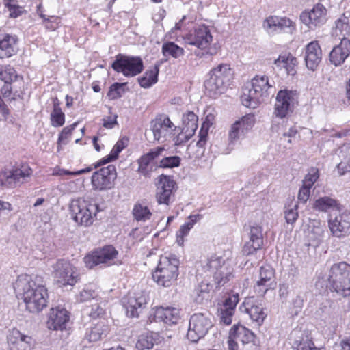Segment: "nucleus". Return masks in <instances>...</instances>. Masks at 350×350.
<instances>
[{
  "mask_svg": "<svg viewBox=\"0 0 350 350\" xmlns=\"http://www.w3.org/2000/svg\"><path fill=\"white\" fill-rule=\"evenodd\" d=\"M14 289L30 312L38 313L47 306L48 292L42 276L21 274L14 284Z\"/></svg>",
  "mask_w": 350,
  "mask_h": 350,
  "instance_id": "nucleus-1",
  "label": "nucleus"
},
{
  "mask_svg": "<svg viewBox=\"0 0 350 350\" xmlns=\"http://www.w3.org/2000/svg\"><path fill=\"white\" fill-rule=\"evenodd\" d=\"M273 92L274 88L267 75H256L251 80L250 87L243 88L241 100L245 107L256 109Z\"/></svg>",
  "mask_w": 350,
  "mask_h": 350,
  "instance_id": "nucleus-2",
  "label": "nucleus"
},
{
  "mask_svg": "<svg viewBox=\"0 0 350 350\" xmlns=\"http://www.w3.org/2000/svg\"><path fill=\"white\" fill-rule=\"evenodd\" d=\"M208 79L204 82L206 94L215 98L223 94L233 79V72L228 64H219L208 73Z\"/></svg>",
  "mask_w": 350,
  "mask_h": 350,
  "instance_id": "nucleus-3",
  "label": "nucleus"
},
{
  "mask_svg": "<svg viewBox=\"0 0 350 350\" xmlns=\"http://www.w3.org/2000/svg\"><path fill=\"white\" fill-rule=\"evenodd\" d=\"M179 264V260L176 255L171 253L161 255L152 273L153 280L160 286H170L178 275Z\"/></svg>",
  "mask_w": 350,
  "mask_h": 350,
  "instance_id": "nucleus-4",
  "label": "nucleus"
},
{
  "mask_svg": "<svg viewBox=\"0 0 350 350\" xmlns=\"http://www.w3.org/2000/svg\"><path fill=\"white\" fill-rule=\"evenodd\" d=\"M327 286L343 296L350 295V264L340 262L333 264L327 275Z\"/></svg>",
  "mask_w": 350,
  "mask_h": 350,
  "instance_id": "nucleus-5",
  "label": "nucleus"
},
{
  "mask_svg": "<svg viewBox=\"0 0 350 350\" xmlns=\"http://www.w3.org/2000/svg\"><path fill=\"white\" fill-rule=\"evenodd\" d=\"M70 211L76 223L88 226L93 223L94 218L98 212V205L83 198H77L71 201Z\"/></svg>",
  "mask_w": 350,
  "mask_h": 350,
  "instance_id": "nucleus-6",
  "label": "nucleus"
},
{
  "mask_svg": "<svg viewBox=\"0 0 350 350\" xmlns=\"http://www.w3.org/2000/svg\"><path fill=\"white\" fill-rule=\"evenodd\" d=\"M114 71L126 77H133L141 73L144 69L142 59L139 57L118 54L111 64Z\"/></svg>",
  "mask_w": 350,
  "mask_h": 350,
  "instance_id": "nucleus-7",
  "label": "nucleus"
},
{
  "mask_svg": "<svg viewBox=\"0 0 350 350\" xmlns=\"http://www.w3.org/2000/svg\"><path fill=\"white\" fill-rule=\"evenodd\" d=\"M213 323L209 315L204 313L193 314L189 319L187 338L192 342L204 337Z\"/></svg>",
  "mask_w": 350,
  "mask_h": 350,
  "instance_id": "nucleus-8",
  "label": "nucleus"
},
{
  "mask_svg": "<svg viewBox=\"0 0 350 350\" xmlns=\"http://www.w3.org/2000/svg\"><path fill=\"white\" fill-rule=\"evenodd\" d=\"M118 252L112 245H107L103 248L94 250L84 257V262L87 267L92 269L95 266L103 265L110 266L114 264Z\"/></svg>",
  "mask_w": 350,
  "mask_h": 350,
  "instance_id": "nucleus-9",
  "label": "nucleus"
},
{
  "mask_svg": "<svg viewBox=\"0 0 350 350\" xmlns=\"http://www.w3.org/2000/svg\"><path fill=\"white\" fill-rule=\"evenodd\" d=\"M116 178L117 172L115 165H109L92 174L91 178L92 188L98 191L110 190L113 188Z\"/></svg>",
  "mask_w": 350,
  "mask_h": 350,
  "instance_id": "nucleus-10",
  "label": "nucleus"
},
{
  "mask_svg": "<svg viewBox=\"0 0 350 350\" xmlns=\"http://www.w3.org/2000/svg\"><path fill=\"white\" fill-rule=\"evenodd\" d=\"M206 270L213 275L217 286H223L232 277V269L226 265L221 258L212 256L205 266Z\"/></svg>",
  "mask_w": 350,
  "mask_h": 350,
  "instance_id": "nucleus-11",
  "label": "nucleus"
},
{
  "mask_svg": "<svg viewBox=\"0 0 350 350\" xmlns=\"http://www.w3.org/2000/svg\"><path fill=\"white\" fill-rule=\"evenodd\" d=\"M176 126L165 114H159L150 122V129L152 131L154 140L166 141L175 135Z\"/></svg>",
  "mask_w": 350,
  "mask_h": 350,
  "instance_id": "nucleus-12",
  "label": "nucleus"
},
{
  "mask_svg": "<svg viewBox=\"0 0 350 350\" xmlns=\"http://www.w3.org/2000/svg\"><path fill=\"white\" fill-rule=\"evenodd\" d=\"M55 280L63 286H73L78 280L77 269L69 262L59 260L53 266Z\"/></svg>",
  "mask_w": 350,
  "mask_h": 350,
  "instance_id": "nucleus-13",
  "label": "nucleus"
},
{
  "mask_svg": "<svg viewBox=\"0 0 350 350\" xmlns=\"http://www.w3.org/2000/svg\"><path fill=\"white\" fill-rule=\"evenodd\" d=\"M328 227L331 234L337 238H344L350 234V211L345 210L335 216L330 215Z\"/></svg>",
  "mask_w": 350,
  "mask_h": 350,
  "instance_id": "nucleus-14",
  "label": "nucleus"
},
{
  "mask_svg": "<svg viewBox=\"0 0 350 350\" xmlns=\"http://www.w3.org/2000/svg\"><path fill=\"white\" fill-rule=\"evenodd\" d=\"M297 95L296 91L288 90H282L278 92L274 111L276 117L283 118L293 111Z\"/></svg>",
  "mask_w": 350,
  "mask_h": 350,
  "instance_id": "nucleus-15",
  "label": "nucleus"
},
{
  "mask_svg": "<svg viewBox=\"0 0 350 350\" xmlns=\"http://www.w3.org/2000/svg\"><path fill=\"white\" fill-rule=\"evenodd\" d=\"M148 299V293L145 291L139 290L129 293L124 301L126 315L129 317H138L145 308Z\"/></svg>",
  "mask_w": 350,
  "mask_h": 350,
  "instance_id": "nucleus-16",
  "label": "nucleus"
},
{
  "mask_svg": "<svg viewBox=\"0 0 350 350\" xmlns=\"http://www.w3.org/2000/svg\"><path fill=\"white\" fill-rule=\"evenodd\" d=\"M185 43L195 46L200 49H206L213 40V36L208 27L198 25L183 37Z\"/></svg>",
  "mask_w": 350,
  "mask_h": 350,
  "instance_id": "nucleus-17",
  "label": "nucleus"
},
{
  "mask_svg": "<svg viewBox=\"0 0 350 350\" xmlns=\"http://www.w3.org/2000/svg\"><path fill=\"white\" fill-rule=\"evenodd\" d=\"M300 20L310 29L313 30L326 23L327 10L322 4L317 3L310 11L301 12Z\"/></svg>",
  "mask_w": 350,
  "mask_h": 350,
  "instance_id": "nucleus-18",
  "label": "nucleus"
},
{
  "mask_svg": "<svg viewBox=\"0 0 350 350\" xmlns=\"http://www.w3.org/2000/svg\"><path fill=\"white\" fill-rule=\"evenodd\" d=\"M255 123V118L253 114H247L240 120L232 124L228 133L229 140L234 143L239 139L245 137L246 133L250 130Z\"/></svg>",
  "mask_w": 350,
  "mask_h": 350,
  "instance_id": "nucleus-19",
  "label": "nucleus"
},
{
  "mask_svg": "<svg viewBox=\"0 0 350 350\" xmlns=\"http://www.w3.org/2000/svg\"><path fill=\"white\" fill-rule=\"evenodd\" d=\"M31 174L32 170L29 166L22 165L5 174L3 177L1 178V185L7 187H15L25 182Z\"/></svg>",
  "mask_w": 350,
  "mask_h": 350,
  "instance_id": "nucleus-20",
  "label": "nucleus"
},
{
  "mask_svg": "<svg viewBox=\"0 0 350 350\" xmlns=\"http://www.w3.org/2000/svg\"><path fill=\"white\" fill-rule=\"evenodd\" d=\"M69 319V312L64 308H52L49 313L46 325L49 329L63 331L66 329Z\"/></svg>",
  "mask_w": 350,
  "mask_h": 350,
  "instance_id": "nucleus-21",
  "label": "nucleus"
},
{
  "mask_svg": "<svg viewBox=\"0 0 350 350\" xmlns=\"http://www.w3.org/2000/svg\"><path fill=\"white\" fill-rule=\"evenodd\" d=\"M175 181L171 176L161 175L157 184L156 198L159 204L168 205L173 194Z\"/></svg>",
  "mask_w": 350,
  "mask_h": 350,
  "instance_id": "nucleus-22",
  "label": "nucleus"
},
{
  "mask_svg": "<svg viewBox=\"0 0 350 350\" xmlns=\"http://www.w3.org/2000/svg\"><path fill=\"white\" fill-rule=\"evenodd\" d=\"M275 271L270 265L262 266L259 271V279L254 286V291L260 296H263L271 288L274 281Z\"/></svg>",
  "mask_w": 350,
  "mask_h": 350,
  "instance_id": "nucleus-23",
  "label": "nucleus"
},
{
  "mask_svg": "<svg viewBox=\"0 0 350 350\" xmlns=\"http://www.w3.org/2000/svg\"><path fill=\"white\" fill-rule=\"evenodd\" d=\"M180 319V310L175 307H156L152 317L156 322H163L168 325L177 324Z\"/></svg>",
  "mask_w": 350,
  "mask_h": 350,
  "instance_id": "nucleus-24",
  "label": "nucleus"
},
{
  "mask_svg": "<svg viewBox=\"0 0 350 350\" xmlns=\"http://www.w3.org/2000/svg\"><path fill=\"white\" fill-rule=\"evenodd\" d=\"M339 44L335 46L329 53V61L336 66L342 64L350 57V39L341 38Z\"/></svg>",
  "mask_w": 350,
  "mask_h": 350,
  "instance_id": "nucleus-25",
  "label": "nucleus"
},
{
  "mask_svg": "<svg viewBox=\"0 0 350 350\" xmlns=\"http://www.w3.org/2000/svg\"><path fill=\"white\" fill-rule=\"evenodd\" d=\"M264 27L271 31L286 30L289 33H293L296 29L295 23L291 19L276 16H271L266 18Z\"/></svg>",
  "mask_w": 350,
  "mask_h": 350,
  "instance_id": "nucleus-26",
  "label": "nucleus"
},
{
  "mask_svg": "<svg viewBox=\"0 0 350 350\" xmlns=\"http://www.w3.org/2000/svg\"><path fill=\"white\" fill-rule=\"evenodd\" d=\"M109 332L107 321L102 319L86 329L84 339L89 342H96L105 338Z\"/></svg>",
  "mask_w": 350,
  "mask_h": 350,
  "instance_id": "nucleus-27",
  "label": "nucleus"
},
{
  "mask_svg": "<svg viewBox=\"0 0 350 350\" xmlns=\"http://www.w3.org/2000/svg\"><path fill=\"white\" fill-rule=\"evenodd\" d=\"M263 245L262 228L258 225L253 226L250 228V241L247 242L243 252L245 255L252 254L254 252L260 249Z\"/></svg>",
  "mask_w": 350,
  "mask_h": 350,
  "instance_id": "nucleus-28",
  "label": "nucleus"
},
{
  "mask_svg": "<svg viewBox=\"0 0 350 350\" xmlns=\"http://www.w3.org/2000/svg\"><path fill=\"white\" fill-rule=\"evenodd\" d=\"M322 58L321 49L317 41H312L308 43L306 47L305 62L307 68L314 70Z\"/></svg>",
  "mask_w": 350,
  "mask_h": 350,
  "instance_id": "nucleus-29",
  "label": "nucleus"
},
{
  "mask_svg": "<svg viewBox=\"0 0 350 350\" xmlns=\"http://www.w3.org/2000/svg\"><path fill=\"white\" fill-rule=\"evenodd\" d=\"M18 38L16 35H0V58H8L18 51Z\"/></svg>",
  "mask_w": 350,
  "mask_h": 350,
  "instance_id": "nucleus-30",
  "label": "nucleus"
},
{
  "mask_svg": "<svg viewBox=\"0 0 350 350\" xmlns=\"http://www.w3.org/2000/svg\"><path fill=\"white\" fill-rule=\"evenodd\" d=\"M240 310L242 312L247 314L250 319L252 321L256 322L258 325L263 322L266 317V314L262 306L254 304L252 298L245 299L240 306Z\"/></svg>",
  "mask_w": 350,
  "mask_h": 350,
  "instance_id": "nucleus-31",
  "label": "nucleus"
},
{
  "mask_svg": "<svg viewBox=\"0 0 350 350\" xmlns=\"http://www.w3.org/2000/svg\"><path fill=\"white\" fill-rule=\"evenodd\" d=\"M198 116L192 111H188L187 113L183 115V123L184 124L183 129L185 132L189 133L188 135H184L180 133L176 137L175 145H180L184 142L187 141L189 139V135L193 133L198 128Z\"/></svg>",
  "mask_w": 350,
  "mask_h": 350,
  "instance_id": "nucleus-32",
  "label": "nucleus"
},
{
  "mask_svg": "<svg viewBox=\"0 0 350 350\" xmlns=\"http://www.w3.org/2000/svg\"><path fill=\"white\" fill-rule=\"evenodd\" d=\"M238 302V293L232 294L226 299L219 312L221 323H223L226 325H228L232 323V319L234 313V308Z\"/></svg>",
  "mask_w": 350,
  "mask_h": 350,
  "instance_id": "nucleus-33",
  "label": "nucleus"
},
{
  "mask_svg": "<svg viewBox=\"0 0 350 350\" xmlns=\"http://www.w3.org/2000/svg\"><path fill=\"white\" fill-rule=\"evenodd\" d=\"M164 150L165 148L163 147H157L150 150L147 154L142 156L138 160V171L144 176H148L151 171V168H149L151 162L161 154Z\"/></svg>",
  "mask_w": 350,
  "mask_h": 350,
  "instance_id": "nucleus-34",
  "label": "nucleus"
},
{
  "mask_svg": "<svg viewBox=\"0 0 350 350\" xmlns=\"http://www.w3.org/2000/svg\"><path fill=\"white\" fill-rule=\"evenodd\" d=\"M229 336L243 345L254 342L255 334L243 325H234L231 328Z\"/></svg>",
  "mask_w": 350,
  "mask_h": 350,
  "instance_id": "nucleus-35",
  "label": "nucleus"
},
{
  "mask_svg": "<svg viewBox=\"0 0 350 350\" xmlns=\"http://www.w3.org/2000/svg\"><path fill=\"white\" fill-rule=\"evenodd\" d=\"M341 208V205L336 200L329 196L319 198L313 204V208L321 212H327L330 210L340 212Z\"/></svg>",
  "mask_w": 350,
  "mask_h": 350,
  "instance_id": "nucleus-36",
  "label": "nucleus"
},
{
  "mask_svg": "<svg viewBox=\"0 0 350 350\" xmlns=\"http://www.w3.org/2000/svg\"><path fill=\"white\" fill-rule=\"evenodd\" d=\"M201 218L202 215L199 214L191 215L189 217V221H186L180 226L176 234L177 243L179 245H182L183 244V237L189 234V232L193 227L194 224Z\"/></svg>",
  "mask_w": 350,
  "mask_h": 350,
  "instance_id": "nucleus-37",
  "label": "nucleus"
},
{
  "mask_svg": "<svg viewBox=\"0 0 350 350\" xmlns=\"http://www.w3.org/2000/svg\"><path fill=\"white\" fill-rule=\"evenodd\" d=\"M128 139L127 138H123L120 140H118L116 144L114 145L113 148H112L110 154L107 156L106 157L103 158L102 160H100L96 165L95 168L97 167L106 164L107 163H109L115 159H116L118 157V154L120 152L127 146L128 143Z\"/></svg>",
  "mask_w": 350,
  "mask_h": 350,
  "instance_id": "nucleus-38",
  "label": "nucleus"
},
{
  "mask_svg": "<svg viewBox=\"0 0 350 350\" xmlns=\"http://www.w3.org/2000/svg\"><path fill=\"white\" fill-rule=\"evenodd\" d=\"M132 213L137 221H146L149 220L152 216V213L148 206L140 202L135 204Z\"/></svg>",
  "mask_w": 350,
  "mask_h": 350,
  "instance_id": "nucleus-39",
  "label": "nucleus"
},
{
  "mask_svg": "<svg viewBox=\"0 0 350 350\" xmlns=\"http://www.w3.org/2000/svg\"><path fill=\"white\" fill-rule=\"evenodd\" d=\"M162 53L165 57L171 56L173 58L177 59L184 55L185 51L174 42H167L162 46Z\"/></svg>",
  "mask_w": 350,
  "mask_h": 350,
  "instance_id": "nucleus-40",
  "label": "nucleus"
},
{
  "mask_svg": "<svg viewBox=\"0 0 350 350\" xmlns=\"http://www.w3.org/2000/svg\"><path fill=\"white\" fill-rule=\"evenodd\" d=\"M51 125L55 127L61 126L65 122V115L62 112L57 98L53 103V110L51 113Z\"/></svg>",
  "mask_w": 350,
  "mask_h": 350,
  "instance_id": "nucleus-41",
  "label": "nucleus"
},
{
  "mask_svg": "<svg viewBox=\"0 0 350 350\" xmlns=\"http://www.w3.org/2000/svg\"><path fill=\"white\" fill-rule=\"evenodd\" d=\"M335 31L334 33L337 36L338 33L342 36V38H346V36L350 33V26L349 18L343 14V15L336 20L335 23Z\"/></svg>",
  "mask_w": 350,
  "mask_h": 350,
  "instance_id": "nucleus-42",
  "label": "nucleus"
},
{
  "mask_svg": "<svg viewBox=\"0 0 350 350\" xmlns=\"http://www.w3.org/2000/svg\"><path fill=\"white\" fill-rule=\"evenodd\" d=\"M214 117L211 114L206 116L204 122H203L201 129L199 132V139L198 144L200 147H202L207 142L208 131L209 127L213 124V120Z\"/></svg>",
  "mask_w": 350,
  "mask_h": 350,
  "instance_id": "nucleus-43",
  "label": "nucleus"
},
{
  "mask_svg": "<svg viewBox=\"0 0 350 350\" xmlns=\"http://www.w3.org/2000/svg\"><path fill=\"white\" fill-rule=\"evenodd\" d=\"M347 152L348 154L345 157L344 161L340 162L337 166V172L339 176H343L350 172V146L345 145L340 148V152Z\"/></svg>",
  "mask_w": 350,
  "mask_h": 350,
  "instance_id": "nucleus-44",
  "label": "nucleus"
},
{
  "mask_svg": "<svg viewBox=\"0 0 350 350\" xmlns=\"http://www.w3.org/2000/svg\"><path fill=\"white\" fill-rule=\"evenodd\" d=\"M154 339L151 334L145 333L139 336L135 347L138 350H146L153 347Z\"/></svg>",
  "mask_w": 350,
  "mask_h": 350,
  "instance_id": "nucleus-45",
  "label": "nucleus"
},
{
  "mask_svg": "<svg viewBox=\"0 0 350 350\" xmlns=\"http://www.w3.org/2000/svg\"><path fill=\"white\" fill-rule=\"evenodd\" d=\"M18 78L15 69L10 65L0 67V79L4 83H12Z\"/></svg>",
  "mask_w": 350,
  "mask_h": 350,
  "instance_id": "nucleus-46",
  "label": "nucleus"
},
{
  "mask_svg": "<svg viewBox=\"0 0 350 350\" xmlns=\"http://www.w3.org/2000/svg\"><path fill=\"white\" fill-rule=\"evenodd\" d=\"M325 226L320 221H315L313 224L312 228L310 231V239L320 243L325 233Z\"/></svg>",
  "mask_w": 350,
  "mask_h": 350,
  "instance_id": "nucleus-47",
  "label": "nucleus"
},
{
  "mask_svg": "<svg viewBox=\"0 0 350 350\" xmlns=\"http://www.w3.org/2000/svg\"><path fill=\"white\" fill-rule=\"evenodd\" d=\"M197 144L198 142L196 144L191 142L187 146V154L190 159H198L204 154L206 144L202 147Z\"/></svg>",
  "mask_w": 350,
  "mask_h": 350,
  "instance_id": "nucleus-48",
  "label": "nucleus"
},
{
  "mask_svg": "<svg viewBox=\"0 0 350 350\" xmlns=\"http://www.w3.org/2000/svg\"><path fill=\"white\" fill-rule=\"evenodd\" d=\"M211 288V286L208 282H202L200 284H198L195 290L197 295L198 301H200L202 299L208 297Z\"/></svg>",
  "mask_w": 350,
  "mask_h": 350,
  "instance_id": "nucleus-49",
  "label": "nucleus"
},
{
  "mask_svg": "<svg viewBox=\"0 0 350 350\" xmlns=\"http://www.w3.org/2000/svg\"><path fill=\"white\" fill-rule=\"evenodd\" d=\"M9 12V17L16 18L21 16L24 12L25 10L23 7L17 4V1H14L12 3H7L5 6Z\"/></svg>",
  "mask_w": 350,
  "mask_h": 350,
  "instance_id": "nucleus-50",
  "label": "nucleus"
},
{
  "mask_svg": "<svg viewBox=\"0 0 350 350\" xmlns=\"http://www.w3.org/2000/svg\"><path fill=\"white\" fill-rule=\"evenodd\" d=\"M319 177V170L317 168L312 167L305 176L303 181V185L307 187L311 188L314 183L318 180Z\"/></svg>",
  "mask_w": 350,
  "mask_h": 350,
  "instance_id": "nucleus-51",
  "label": "nucleus"
},
{
  "mask_svg": "<svg viewBox=\"0 0 350 350\" xmlns=\"http://www.w3.org/2000/svg\"><path fill=\"white\" fill-rule=\"evenodd\" d=\"M180 163V158L178 156L167 157L160 161L159 166L161 167L172 168L178 167Z\"/></svg>",
  "mask_w": 350,
  "mask_h": 350,
  "instance_id": "nucleus-52",
  "label": "nucleus"
},
{
  "mask_svg": "<svg viewBox=\"0 0 350 350\" xmlns=\"http://www.w3.org/2000/svg\"><path fill=\"white\" fill-rule=\"evenodd\" d=\"M92 168L89 167H86V168L78 170V171L71 172V171H69L67 170L55 168V169H54V170L53 172V175H54V176H64V175L77 176V175H80L82 174L90 172V171H92Z\"/></svg>",
  "mask_w": 350,
  "mask_h": 350,
  "instance_id": "nucleus-53",
  "label": "nucleus"
},
{
  "mask_svg": "<svg viewBox=\"0 0 350 350\" xmlns=\"http://www.w3.org/2000/svg\"><path fill=\"white\" fill-rule=\"evenodd\" d=\"M126 83H115L110 87L108 96L111 100H116L122 96V88Z\"/></svg>",
  "mask_w": 350,
  "mask_h": 350,
  "instance_id": "nucleus-54",
  "label": "nucleus"
},
{
  "mask_svg": "<svg viewBox=\"0 0 350 350\" xmlns=\"http://www.w3.org/2000/svg\"><path fill=\"white\" fill-rule=\"evenodd\" d=\"M98 296L96 292L92 288L85 287L79 294V300L81 302L95 299Z\"/></svg>",
  "mask_w": 350,
  "mask_h": 350,
  "instance_id": "nucleus-55",
  "label": "nucleus"
},
{
  "mask_svg": "<svg viewBox=\"0 0 350 350\" xmlns=\"http://www.w3.org/2000/svg\"><path fill=\"white\" fill-rule=\"evenodd\" d=\"M159 64H155L151 69L148 70L144 75L146 78L150 81L151 86L156 83L158 81V75L159 71Z\"/></svg>",
  "mask_w": 350,
  "mask_h": 350,
  "instance_id": "nucleus-56",
  "label": "nucleus"
},
{
  "mask_svg": "<svg viewBox=\"0 0 350 350\" xmlns=\"http://www.w3.org/2000/svg\"><path fill=\"white\" fill-rule=\"evenodd\" d=\"M77 123H74L73 124L66 126L63 129L62 132L60 133L58 138V144H66L68 141V137L71 134L72 131L75 129ZM60 144H58V146Z\"/></svg>",
  "mask_w": 350,
  "mask_h": 350,
  "instance_id": "nucleus-57",
  "label": "nucleus"
},
{
  "mask_svg": "<svg viewBox=\"0 0 350 350\" xmlns=\"http://www.w3.org/2000/svg\"><path fill=\"white\" fill-rule=\"evenodd\" d=\"M12 336L16 339V340L14 341L15 343L24 342L30 345L32 341L31 336L25 335L17 329H14L12 331Z\"/></svg>",
  "mask_w": 350,
  "mask_h": 350,
  "instance_id": "nucleus-58",
  "label": "nucleus"
},
{
  "mask_svg": "<svg viewBox=\"0 0 350 350\" xmlns=\"http://www.w3.org/2000/svg\"><path fill=\"white\" fill-rule=\"evenodd\" d=\"M87 310L89 316L92 319L101 317L105 314V310L98 304H93Z\"/></svg>",
  "mask_w": 350,
  "mask_h": 350,
  "instance_id": "nucleus-59",
  "label": "nucleus"
},
{
  "mask_svg": "<svg viewBox=\"0 0 350 350\" xmlns=\"http://www.w3.org/2000/svg\"><path fill=\"white\" fill-rule=\"evenodd\" d=\"M297 205L295 204L293 207L291 208H287L285 211V219L288 224H293L297 219L298 213H297Z\"/></svg>",
  "mask_w": 350,
  "mask_h": 350,
  "instance_id": "nucleus-60",
  "label": "nucleus"
},
{
  "mask_svg": "<svg viewBox=\"0 0 350 350\" xmlns=\"http://www.w3.org/2000/svg\"><path fill=\"white\" fill-rule=\"evenodd\" d=\"M288 60L286 61L284 68L288 75H294L295 70L294 69L297 64V59L291 54H287Z\"/></svg>",
  "mask_w": 350,
  "mask_h": 350,
  "instance_id": "nucleus-61",
  "label": "nucleus"
},
{
  "mask_svg": "<svg viewBox=\"0 0 350 350\" xmlns=\"http://www.w3.org/2000/svg\"><path fill=\"white\" fill-rule=\"evenodd\" d=\"M297 350H325L324 348H317L311 340H306L300 342Z\"/></svg>",
  "mask_w": 350,
  "mask_h": 350,
  "instance_id": "nucleus-62",
  "label": "nucleus"
},
{
  "mask_svg": "<svg viewBox=\"0 0 350 350\" xmlns=\"http://www.w3.org/2000/svg\"><path fill=\"white\" fill-rule=\"evenodd\" d=\"M310 193V188L307 187L305 185H302V187L300 188L298 193V200L301 203H306V201L308 200Z\"/></svg>",
  "mask_w": 350,
  "mask_h": 350,
  "instance_id": "nucleus-63",
  "label": "nucleus"
},
{
  "mask_svg": "<svg viewBox=\"0 0 350 350\" xmlns=\"http://www.w3.org/2000/svg\"><path fill=\"white\" fill-rule=\"evenodd\" d=\"M293 308V311L295 314H297L301 310L304 305V299L300 295H297L292 301Z\"/></svg>",
  "mask_w": 350,
  "mask_h": 350,
  "instance_id": "nucleus-64",
  "label": "nucleus"
}]
</instances>
